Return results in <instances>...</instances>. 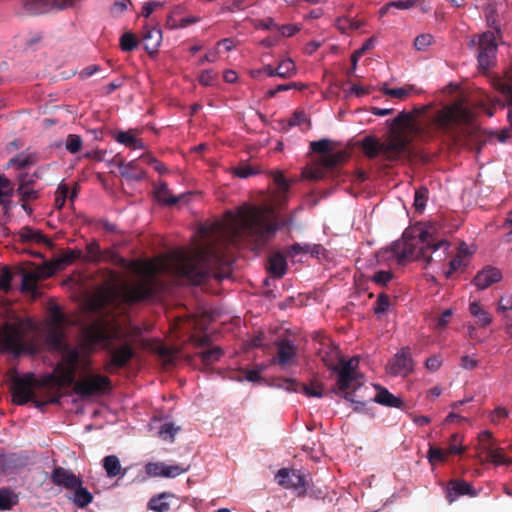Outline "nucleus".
<instances>
[{"mask_svg": "<svg viewBox=\"0 0 512 512\" xmlns=\"http://www.w3.org/2000/svg\"><path fill=\"white\" fill-rule=\"evenodd\" d=\"M278 229L270 209L260 206H243L237 216L226 227L224 234L227 242L233 246H250L252 250H261L275 236Z\"/></svg>", "mask_w": 512, "mask_h": 512, "instance_id": "obj_1", "label": "nucleus"}, {"mask_svg": "<svg viewBox=\"0 0 512 512\" xmlns=\"http://www.w3.org/2000/svg\"><path fill=\"white\" fill-rule=\"evenodd\" d=\"M414 112H400L392 120L390 132L384 140L375 136H365L360 141V147L368 159L380 157L383 161H398L408 150L412 136L420 132V127L415 120Z\"/></svg>", "mask_w": 512, "mask_h": 512, "instance_id": "obj_2", "label": "nucleus"}, {"mask_svg": "<svg viewBox=\"0 0 512 512\" xmlns=\"http://www.w3.org/2000/svg\"><path fill=\"white\" fill-rule=\"evenodd\" d=\"M121 340L119 327L107 320H96L82 328V348L86 355L98 349L108 352L109 362L104 366L106 372L122 369L134 357L135 351L131 343L124 342L114 347V342Z\"/></svg>", "mask_w": 512, "mask_h": 512, "instance_id": "obj_3", "label": "nucleus"}, {"mask_svg": "<svg viewBox=\"0 0 512 512\" xmlns=\"http://www.w3.org/2000/svg\"><path fill=\"white\" fill-rule=\"evenodd\" d=\"M101 262L111 263L139 276L136 282L122 286V298L125 303L132 305L150 300L158 293L161 284L153 264L142 263L138 260L128 261L113 249L102 250Z\"/></svg>", "mask_w": 512, "mask_h": 512, "instance_id": "obj_4", "label": "nucleus"}, {"mask_svg": "<svg viewBox=\"0 0 512 512\" xmlns=\"http://www.w3.org/2000/svg\"><path fill=\"white\" fill-rule=\"evenodd\" d=\"M208 251L196 248L192 251H179L169 264L171 272L191 285H201L209 277Z\"/></svg>", "mask_w": 512, "mask_h": 512, "instance_id": "obj_5", "label": "nucleus"}, {"mask_svg": "<svg viewBox=\"0 0 512 512\" xmlns=\"http://www.w3.org/2000/svg\"><path fill=\"white\" fill-rule=\"evenodd\" d=\"M470 112L459 102L446 105L438 110L432 123L435 129L454 142L464 135V125L470 121Z\"/></svg>", "mask_w": 512, "mask_h": 512, "instance_id": "obj_6", "label": "nucleus"}, {"mask_svg": "<svg viewBox=\"0 0 512 512\" xmlns=\"http://www.w3.org/2000/svg\"><path fill=\"white\" fill-rule=\"evenodd\" d=\"M29 325L23 320L5 322L0 326V352L15 356L34 352L32 343L27 340Z\"/></svg>", "mask_w": 512, "mask_h": 512, "instance_id": "obj_7", "label": "nucleus"}, {"mask_svg": "<svg viewBox=\"0 0 512 512\" xmlns=\"http://www.w3.org/2000/svg\"><path fill=\"white\" fill-rule=\"evenodd\" d=\"M62 361L57 364L56 383L60 386H70L74 383L75 375L80 364L90 365V355H86L82 348V333L79 347L66 346L63 350Z\"/></svg>", "mask_w": 512, "mask_h": 512, "instance_id": "obj_8", "label": "nucleus"}, {"mask_svg": "<svg viewBox=\"0 0 512 512\" xmlns=\"http://www.w3.org/2000/svg\"><path fill=\"white\" fill-rule=\"evenodd\" d=\"M429 238H431V234L428 230L414 227L411 230H406L402 240L394 242L391 250L399 264L412 258L421 260L420 247L426 246Z\"/></svg>", "mask_w": 512, "mask_h": 512, "instance_id": "obj_9", "label": "nucleus"}, {"mask_svg": "<svg viewBox=\"0 0 512 512\" xmlns=\"http://www.w3.org/2000/svg\"><path fill=\"white\" fill-rule=\"evenodd\" d=\"M72 385L74 392L82 398L104 395L112 388L109 377L94 373L86 375L81 380H74Z\"/></svg>", "mask_w": 512, "mask_h": 512, "instance_id": "obj_10", "label": "nucleus"}, {"mask_svg": "<svg viewBox=\"0 0 512 512\" xmlns=\"http://www.w3.org/2000/svg\"><path fill=\"white\" fill-rule=\"evenodd\" d=\"M337 387L340 391L345 392L344 398L347 401L352 402L354 406V411L360 412L366 405L365 401L357 400L356 390L362 385L361 375L346 373V372H337Z\"/></svg>", "mask_w": 512, "mask_h": 512, "instance_id": "obj_11", "label": "nucleus"}, {"mask_svg": "<svg viewBox=\"0 0 512 512\" xmlns=\"http://www.w3.org/2000/svg\"><path fill=\"white\" fill-rule=\"evenodd\" d=\"M497 52L494 33L486 31L478 35V54L477 60L480 69L488 70L493 64Z\"/></svg>", "mask_w": 512, "mask_h": 512, "instance_id": "obj_12", "label": "nucleus"}, {"mask_svg": "<svg viewBox=\"0 0 512 512\" xmlns=\"http://www.w3.org/2000/svg\"><path fill=\"white\" fill-rule=\"evenodd\" d=\"M450 243L446 240L434 241L431 237L428 239L426 246L420 247L421 260L426 266L433 263L442 264L449 255Z\"/></svg>", "mask_w": 512, "mask_h": 512, "instance_id": "obj_13", "label": "nucleus"}, {"mask_svg": "<svg viewBox=\"0 0 512 512\" xmlns=\"http://www.w3.org/2000/svg\"><path fill=\"white\" fill-rule=\"evenodd\" d=\"M275 478L280 486L293 489L298 496L305 495L307 483L305 476L299 470L282 468L277 472Z\"/></svg>", "mask_w": 512, "mask_h": 512, "instance_id": "obj_14", "label": "nucleus"}, {"mask_svg": "<svg viewBox=\"0 0 512 512\" xmlns=\"http://www.w3.org/2000/svg\"><path fill=\"white\" fill-rule=\"evenodd\" d=\"M34 375L28 373L24 376H15L12 379L11 392L13 402L17 405H24L33 396Z\"/></svg>", "mask_w": 512, "mask_h": 512, "instance_id": "obj_15", "label": "nucleus"}, {"mask_svg": "<svg viewBox=\"0 0 512 512\" xmlns=\"http://www.w3.org/2000/svg\"><path fill=\"white\" fill-rule=\"evenodd\" d=\"M414 369V361L412 359L410 349L402 348L388 362L387 371L393 376H408Z\"/></svg>", "mask_w": 512, "mask_h": 512, "instance_id": "obj_16", "label": "nucleus"}, {"mask_svg": "<svg viewBox=\"0 0 512 512\" xmlns=\"http://www.w3.org/2000/svg\"><path fill=\"white\" fill-rule=\"evenodd\" d=\"M274 344L277 349V354L272 359L273 364L285 368L296 362L297 347L291 339L280 338L277 339Z\"/></svg>", "mask_w": 512, "mask_h": 512, "instance_id": "obj_17", "label": "nucleus"}, {"mask_svg": "<svg viewBox=\"0 0 512 512\" xmlns=\"http://www.w3.org/2000/svg\"><path fill=\"white\" fill-rule=\"evenodd\" d=\"M477 494V491L470 483L460 479L450 480L446 487V499L450 504L455 502L460 496L468 495L475 497Z\"/></svg>", "mask_w": 512, "mask_h": 512, "instance_id": "obj_18", "label": "nucleus"}, {"mask_svg": "<svg viewBox=\"0 0 512 512\" xmlns=\"http://www.w3.org/2000/svg\"><path fill=\"white\" fill-rule=\"evenodd\" d=\"M50 480L54 485L61 486L67 490H72L81 484L80 477L63 467H55L51 473Z\"/></svg>", "mask_w": 512, "mask_h": 512, "instance_id": "obj_19", "label": "nucleus"}, {"mask_svg": "<svg viewBox=\"0 0 512 512\" xmlns=\"http://www.w3.org/2000/svg\"><path fill=\"white\" fill-rule=\"evenodd\" d=\"M283 387L291 392H303L308 397L323 396V385L318 381H312L310 384L299 383L294 379H285Z\"/></svg>", "mask_w": 512, "mask_h": 512, "instance_id": "obj_20", "label": "nucleus"}, {"mask_svg": "<svg viewBox=\"0 0 512 512\" xmlns=\"http://www.w3.org/2000/svg\"><path fill=\"white\" fill-rule=\"evenodd\" d=\"M320 345L317 354L322 362L329 370L338 369V360L341 357L338 347L328 339L321 342Z\"/></svg>", "mask_w": 512, "mask_h": 512, "instance_id": "obj_21", "label": "nucleus"}, {"mask_svg": "<svg viewBox=\"0 0 512 512\" xmlns=\"http://www.w3.org/2000/svg\"><path fill=\"white\" fill-rule=\"evenodd\" d=\"M502 279V273L498 268L487 266L479 271L473 279L478 289L484 290Z\"/></svg>", "mask_w": 512, "mask_h": 512, "instance_id": "obj_22", "label": "nucleus"}, {"mask_svg": "<svg viewBox=\"0 0 512 512\" xmlns=\"http://www.w3.org/2000/svg\"><path fill=\"white\" fill-rule=\"evenodd\" d=\"M25 14L36 16L46 14L52 9H57L56 0H22Z\"/></svg>", "mask_w": 512, "mask_h": 512, "instance_id": "obj_23", "label": "nucleus"}, {"mask_svg": "<svg viewBox=\"0 0 512 512\" xmlns=\"http://www.w3.org/2000/svg\"><path fill=\"white\" fill-rule=\"evenodd\" d=\"M142 40L144 42V48L149 54L156 53L162 42L161 29L145 25L142 32Z\"/></svg>", "mask_w": 512, "mask_h": 512, "instance_id": "obj_24", "label": "nucleus"}, {"mask_svg": "<svg viewBox=\"0 0 512 512\" xmlns=\"http://www.w3.org/2000/svg\"><path fill=\"white\" fill-rule=\"evenodd\" d=\"M19 237L23 242H35V243H43L49 247H51L52 241L47 238L40 230H35L29 226L22 227L19 232Z\"/></svg>", "mask_w": 512, "mask_h": 512, "instance_id": "obj_25", "label": "nucleus"}, {"mask_svg": "<svg viewBox=\"0 0 512 512\" xmlns=\"http://www.w3.org/2000/svg\"><path fill=\"white\" fill-rule=\"evenodd\" d=\"M286 254L275 252L269 257L268 270L274 277L281 278L287 270Z\"/></svg>", "mask_w": 512, "mask_h": 512, "instance_id": "obj_26", "label": "nucleus"}, {"mask_svg": "<svg viewBox=\"0 0 512 512\" xmlns=\"http://www.w3.org/2000/svg\"><path fill=\"white\" fill-rule=\"evenodd\" d=\"M377 388V394L372 401L377 402L387 407L401 408L403 401L390 393L386 388L381 386H375Z\"/></svg>", "mask_w": 512, "mask_h": 512, "instance_id": "obj_27", "label": "nucleus"}, {"mask_svg": "<svg viewBox=\"0 0 512 512\" xmlns=\"http://www.w3.org/2000/svg\"><path fill=\"white\" fill-rule=\"evenodd\" d=\"M121 175L128 180L140 181L144 178V171L138 167L136 161L125 163L121 161L118 164Z\"/></svg>", "mask_w": 512, "mask_h": 512, "instance_id": "obj_28", "label": "nucleus"}, {"mask_svg": "<svg viewBox=\"0 0 512 512\" xmlns=\"http://www.w3.org/2000/svg\"><path fill=\"white\" fill-rule=\"evenodd\" d=\"M156 200L166 206H172L179 201V197L174 196L165 182H160L154 189Z\"/></svg>", "mask_w": 512, "mask_h": 512, "instance_id": "obj_29", "label": "nucleus"}, {"mask_svg": "<svg viewBox=\"0 0 512 512\" xmlns=\"http://www.w3.org/2000/svg\"><path fill=\"white\" fill-rule=\"evenodd\" d=\"M498 91L504 96V106L508 108L507 121L512 127V84L508 82H498Z\"/></svg>", "mask_w": 512, "mask_h": 512, "instance_id": "obj_30", "label": "nucleus"}, {"mask_svg": "<svg viewBox=\"0 0 512 512\" xmlns=\"http://www.w3.org/2000/svg\"><path fill=\"white\" fill-rule=\"evenodd\" d=\"M72 490L74 491L73 502L79 508H85L93 501V495L82 486V483Z\"/></svg>", "mask_w": 512, "mask_h": 512, "instance_id": "obj_31", "label": "nucleus"}, {"mask_svg": "<svg viewBox=\"0 0 512 512\" xmlns=\"http://www.w3.org/2000/svg\"><path fill=\"white\" fill-rule=\"evenodd\" d=\"M64 336L63 329L50 327L47 335V341L52 348L62 351L67 346L64 343Z\"/></svg>", "mask_w": 512, "mask_h": 512, "instance_id": "obj_32", "label": "nucleus"}, {"mask_svg": "<svg viewBox=\"0 0 512 512\" xmlns=\"http://www.w3.org/2000/svg\"><path fill=\"white\" fill-rule=\"evenodd\" d=\"M35 164V157L32 154H18L15 157L11 158L8 163L7 167H15L18 170H22L25 168H28Z\"/></svg>", "mask_w": 512, "mask_h": 512, "instance_id": "obj_33", "label": "nucleus"}, {"mask_svg": "<svg viewBox=\"0 0 512 512\" xmlns=\"http://www.w3.org/2000/svg\"><path fill=\"white\" fill-rule=\"evenodd\" d=\"M101 254L102 250L100 249L99 243L93 240L86 245V253L83 254V260L97 264L101 262Z\"/></svg>", "mask_w": 512, "mask_h": 512, "instance_id": "obj_34", "label": "nucleus"}, {"mask_svg": "<svg viewBox=\"0 0 512 512\" xmlns=\"http://www.w3.org/2000/svg\"><path fill=\"white\" fill-rule=\"evenodd\" d=\"M275 73L278 77L286 79L294 76L297 73V69L293 60L286 58L275 68Z\"/></svg>", "mask_w": 512, "mask_h": 512, "instance_id": "obj_35", "label": "nucleus"}, {"mask_svg": "<svg viewBox=\"0 0 512 512\" xmlns=\"http://www.w3.org/2000/svg\"><path fill=\"white\" fill-rule=\"evenodd\" d=\"M103 467L108 477L113 478L120 474L121 464L116 455H108L103 459Z\"/></svg>", "mask_w": 512, "mask_h": 512, "instance_id": "obj_36", "label": "nucleus"}, {"mask_svg": "<svg viewBox=\"0 0 512 512\" xmlns=\"http://www.w3.org/2000/svg\"><path fill=\"white\" fill-rule=\"evenodd\" d=\"M116 140L132 149H143L144 143L141 139L136 138L134 135H132L129 132L121 131L117 134Z\"/></svg>", "mask_w": 512, "mask_h": 512, "instance_id": "obj_37", "label": "nucleus"}, {"mask_svg": "<svg viewBox=\"0 0 512 512\" xmlns=\"http://www.w3.org/2000/svg\"><path fill=\"white\" fill-rule=\"evenodd\" d=\"M38 277L34 273L24 272L22 276L21 291L31 293L33 296L37 294Z\"/></svg>", "mask_w": 512, "mask_h": 512, "instance_id": "obj_38", "label": "nucleus"}, {"mask_svg": "<svg viewBox=\"0 0 512 512\" xmlns=\"http://www.w3.org/2000/svg\"><path fill=\"white\" fill-rule=\"evenodd\" d=\"M18 503V497L7 488L0 489V510H10Z\"/></svg>", "mask_w": 512, "mask_h": 512, "instance_id": "obj_39", "label": "nucleus"}, {"mask_svg": "<svg viewBox=\"0 0 512 512\" xmlns=\"http://www.w3.org/2000/svg\"><path fill=\"white\" fill-rule=\"evenodd\" d=\"M466 253V248H464V244H462L460 246L458 254L453 259L450 260L449 269L445 271V276L447 278H450L455 271L466 265L464 259V255Z\"/></svg>", "mask_w": 512, "mask_h": 512, "instance_id": "obj_40", "label": "nucleus"}, {"mask_svg": "<svg viewBox=\"0 0 512 512\" xmlns=\"http://www.w3.org/2000/svg\"><path fill=\"white\" fill-rule=\"evenodd\" d=\"M338 369H335V372H346L356 375H361L357 371L359 360L357 357H353L349 360H345L343 357H340L338 360Z\"/></svg>", "mask_w": 512, "mask_h": 512, "instance_id": "obj_41", "label": "nucleus"}, {"mask_svg": "<svg viewBox=\"0 0 512 512\" xmlns=\"http://www.w3.org/2000/svg\"><path fill=\"white\" fill-rule=\"evenodd\" d=\"M167 497L168 494L163 493L159 496L151 498L148 503L149 509L155 512H168L170 510V504L165 501Z\"/></svg>", "mask_w": 512, "mask_h": 512, "instance_id": "obj_42", "label": "nucleus"}, {"mask_svg": "<svg viewBox=\"0 0 512 512\" xmlns=\"http://www.w3.org/2000/svg\"><path fill=\"white\" fill-rule=\"evenodd\" d=\"M344 155L342 152H337L334 154H326L321 157L320 163L324 166V168L329 172L336 168L343 160Z\"/></svg>", "mask_w": 512, "mask_h": 512, "instance_id": "obj_43", "label": "nucleus"}, {"mask_svg": "<svg viewBox=\"0 0 512 512\" xmlns=\"http://www.w3.org/2000/svg\"><path fill=\"white\" fill-rule=\"evenodd\" d=\"M199 355L203 364L211 365L221 358V356L223 355V351L219 347H213L200 352Z\"/></svg>", "mask_w": 512, "mask_h": 512, "instance_id": "obj_44", "label": "nucleus"}, {"mask_svg": "<svg viewBox=\"0 0 512 512\" xmlns=\"http://www.w3.org/2000/svg\"><path fill=\"white\" fill-rule=\"evenodd\" d=\"M485 460L490 461L496 465L510 464L511 462L505 457L502 449L495 448L494 446L485 454Z\"/></svg>", "mask_w": 512, "mask_h": 512, "instance_id": "obj_45", "label": "nucleus"}, {"mask_svg": "<svg viewBox=\"0 0 512 512\" xmlns=\"http://www.w3.org/2000/svg\"><path fill=\"white\" fill-rule=\"evenodd\" d=\"M478 442H479V457L482 458L483 454H486L489 451V448L491 449L494 446L493 440H492V433L488 430H485L481 432L478 436Z\"/></svg>", "mask_w": 512, "mask_h": 512, "instance_id": "obj_46", "label": "nucleus"}, {"mask_svg": "<svg viewBox=\"0 0 512 512\" xmlns=\"http://www.w3.org/2000/svg\"><path fill=\"white\" fill-rule=\"evenodd\" d=\"M13 189L12 182L4 175H0V204L8 202L13 194Z\"/></svg>", "mask_w": 512, "mask_h": 512, "instance_id": "obj_47", "label": "nucleus"}, {"mask_svg": "<svg viewBox=\"0 0 512 512\" xmlns=\"http://www.w3.org/2000/svg\"><path fill=\"white\" fill-rule=\"evenodd\" d=\"M66 150L71 154L78 153L83 146V140L80 135L68 134L64 142Z\"/></svg>", "mask_w": 512, "mask_h": 512, "instance_id": "obj_48", "label": "nucleus"}, {"mask_svg": "<svg viewBox=\"0 0 512 512\" xmlns=\"http://www.w3.org/2000/svg\"><path fill=\"white\" fill-rule=\"evenodd\" d=\"M139 45L136 35L131 32L124 33L120 38V47L124 52H131Z\"/></svg>", "mask_w": 512, "mask_h": 512, "instance_id": "obj_49", "label": "nucleus"}, {"mask_svg": "<svg viewBox=\"0 0 512 512\" xmlns=\"http://www.w3.org/2000/svg\"><path fill=\"white\" fill-rule=\"evenodd\" d=\"M190 469L189 463H180L175 465H166L164 464V477L165 478H175Z\"/></svg>", "mask_w": 512, "mask_h": 512, "instance_id": "obj_50", "label": "nucleus"}, {"mask_svg": "<svg viewBox=\"0 0 512 512\" xmlns=\"http://www.w3.org/2000/svg\"><path fill=\"white\" fill-rule=\"evenodd\" d=\"M327 173L328 171L319 162L318 166L306 168L303 171V176L307 179L318 181L324 179L327 176Z\"/></svg>", "mask_w": 512, "mask_h": 512, "instance_id": "obj_51", "label": "nucleus"}, {"mask_svg": "<svg viewBox=\"0 0 512 512\" xmlns=\"http://www.w3.org/2000/svg\"><path fill=\"white\" fill-rule=\"evenodd\" d=\"M447 454L448 453L445 452L443 449L436 447L434 445H430L427 453V458L431 465H435L437 462H444L446 460Z\"/></svg>", "mask_w": 512, "mask_h": 512, "instance_id": "obj_52", "label": "nucleus"}, {"mask_svg": "<svg viewBox=\"0 0 512 512\" xmlns=\"http://www.w3.org/2000/svg\"><path fill=\"white\" fill-rule=\"evenodd\" d=\"M16 193L20 196V199L23 202L36 200L39 197V192L37 190H34L32 186L25 187L23 184H18Z\"/></svg>", "mask_w": 512, "mask_h": 512, "instance_id": "obj_53", "label": "nucleus"}, {"mask_svg": "<svg viewBox=\"0 0 512 512\" xmlns=\"http://www.w3.org/2000/svg\"><path fill=\"white\" fill-rule=\"evenodd\" d=\"M428 193L426 187H420L415 191L414 207L417 211L422 212L424 210L428 200Z\"/></svg>", "mask_w": 512, "mask_h": 512, "instance_id": "obj_54", "label": "nucleus"}, {"mask_svg": "<svg viewBox=\"0 0 512 512\" xmlns=\"http://www.w3.org/2000/svg\"><path fill=\"white\" fill-rule=\"evenodd\" d=\"M180 430V427H176L173 423H164L159 430V436L164 440L173 441L175 434Z\"/></svg>", "mask_w": 512, "mask_h": 512, "instance_id": "obj_55", "label": "nucleus"}, {"mask_svg": "<svg viewBox=\"0 0 512 512\" xmlns=\"http://www.w3.org/2000/svg\"><path fill=\"white\" fill-rule=\"evenodd\" d=\"M68 192H69V187L64 184V183H61L56 192H55V201H54V205L57 209H62L65 202H66V198L68 196Z\"/></svg>", "mask_w": 512, "mask_h": 512, "instance_id": "obj_56", "label": "nucleus"}, {"mask_svg": "<svg viewBox=\"0 0 512 512\" xmlns=\"http://www.w3.org/2000/svg\"><path fill=\"white\" fill-rule=\"evenodd\" d=\"M66 324V317L64 313L60 310V308L55 307L51 311L50 315V327H57L58 329H63V326Z\"/></svg>", "mask_w": 512, "mask_h": 512, "instance_id": "obj_57", "label": "nucleus"}, {"mask_svg": "<svg viewBox=\"0 0 512 512\" xmlns=\"http://www.w3.org/2000/svg\"><path fill=\"white\" fill-rule=\"evenodd\" d=\"M374 45H375V38L374 37H371L369 39H367L361 48H359L358 50H356L352 55H351V62H354V66H357V62L359 60V58L368 50L370 49H373L374 48Z\"/></svg>", "mask_w": 512, "mask_h": 512, "instance_id": "obj_58", "label": "nucleus"}, {"mask_svg": "<svg viewBox=\"0 0 512 512\" xmlns=\"http://www.w3.org/2000/svg\"><path fill=\"white\" fill-rule=\"evenodd\" d=\"M389 305H390L389 297L384 293L379 294L378 298L375 302V306H374L375 314H377V315L384 314L388 310Z\"/></svg>", "mask_w": 512, "mask_h": 512, "instance_id": "obj_59", "label": "nucleus"}, {"mask_svg": "<svg viewBox=\"0 0 512 512\" xmlns=\"http://www.w3.org/2000/svg\"><path fill=\"white\" fill-rule=\"evenodd\" d=\"M311 151L315 153L327 154L331 150V142L328 139H321L310 143Z\"/></svg>", "mask_w": 512, "mask_h": 512, "instance_id": "obj_60", "label": "nucleus"}, {"mask_svg": "<svg viewBox=\"0 0 512 512\" xmlns=\"http://www.w3.org/2000/svg\"><path fill=\"white\" fill-rule=\"evenodd\" d=\"M433 39L431 34L418 35L414 40V47L419 51L425 50L432 44Z\"/></svg>", "mask_w": 512, "mask_h": 512, "instance_id": "obj_61", "label": "nucleus"}, {"mask_svg": "<svg viewBox=\"0 0 512 512\" xmlns=\"http://www.w3.org/2000/svg\"><path fill=\"white\" fill-rule=\"evenodd\" d=\"M78 259H83V252L80 249H69L67 250L61 258V262L64 264H72L74 261Z\"/></svg>", "mask_w": 512, "mask_h": 512, "instance_id": "obj_62", "label": "nucleus"}, {"mask_svg": "<svg viewBox=\"0 0 512 512\" xmlns=\"http://www.w3.org/2000/svg\"><path fill=\"white\" fill-rule=\"evenodd\" d=\"M12 281V273L8 267H4L0 274V290L10 291Z\"/></svg>", "mask_w": 512, "mask_h": 512, "instance_id": "obj_63", "label": "nucleus"}, {"mask_svg": "<svg viewBox=\"0 0 512 512\" xmlns=\"http://www.w3.org/2000/svg\"><path fill=\"white\" fill-rule=\"evenodd\" d=\"M146 473L154 477H164V463L150 462L145 467Z\"/></svg>", "mask_w": 512, "mask_h": 512, "instance_id": "obj_64", "label": "nucleus"}]
</instances>
